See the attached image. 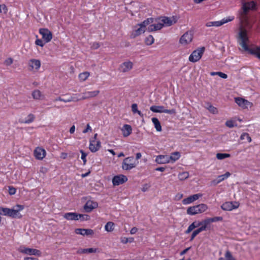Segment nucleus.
Listing matches in <instances>:
<instances>
[{
	"label": "nucleus",
	"mask_w": 260,
	"mask_h": 260,
	"mask_svg": "<svg viewBox=\"0 0 260 260\" xmlns=\"http://www.w3.org/2000/svg\"><path fill=\"white\" fill-rule=\"evenodd\" d=\"M189 176V173L188 172H183L178 174V179L183 181L187 179Z\"/></svg>",
	"instance_id": "79ce46f5"
},
{
	"label": "nucleus",
	"mask_w": 260,
	"mask_h": 260,
	"mask_svg": "<svg viewBox=\"0 0 260 260\" xmlns=\"http://www.w3.org/2000/svg\"><path fill=\"white\" fill-rule=\"evenodd\" d=\"M181 157V153L179 152L176 151L171 153L169 155V161L170 164H173L178 160Z\"/></svg>",
	"instance_id": "c756f323"
},
{
	"label": "nucleus",
	"mask_w": 260,
	"mask_h": 260,
	"mask_svg": "<svg viewBox=\"0 0 260 260\" xmlns=\"http://www.w3.org/2000/svg\"><path fill=\"white\" fill-rule=\"evenodd\" d=\"M99 92V90L85 92L83 93V95L82 96H79V99L80 100H83L87 99L93 98L98 95Z\"/></svg>",
	"instance_id": "5701e85b"
},
{
	"label": "nucleus",
	"mask_w": 260,
	"mask_h": 260,
	"mask_svg": "<svg viewBox=\"0 0 260 260\" xmlns=\"http://www.w3.org/2000/svg\"><path fill=\"white\" fill-rule=\"evenodd\" d=\"M139 164L133 156H129L125 158L121 165V168L123 170L129 171L135 168Z\"/></svg>",
	"instance_id": "20e7f679"
},
{
	"label": "nucleus",
	"mask_w": 260,
	"mask_h": 260,
	"mask_svg": "<svg viewBox=\"0 0 260 260\" xmlns=\"http://www.w3.org/2000/svg\"><path fill=\"white\" fill-rule=\"evenodd\" d=\"M79 96H80V95L78 94H73L71 97H70L68 99H64L61 98H58V99H56V100L63 102L64 103H68L71 102H77L78 101H80Z\"/></svg>",
	"instance_id": "c85d7f7f"
},
{
	"label": "nucleus",
	"mask_w": 260,
	"mask_h": 260,
	"mask_svg": "<svg viewBox=\"0 0 260 260\" xmlns=\"http://www.w3.org/2000/svg\"><path fill=\"white\" fill-rule=\"evenodd\" d=\"M155 161L158 164H170L169 161V155H158L156 156Z\"/></svg>",
	"instance_id": "b1692460"
},
{
	"label": "nucleus",
	"mask_w": 260,
	"mask_h": 260,
	"mask_svg": "<svg viewBox=\"0 0 260 260\" xmlns=\"http://www.w3.org/2000/svg\"><path fill=\"white\" fill-rule=\"evenodd\" d=\"M9 193L10 195H14L16 192V189L13 186H9Z\"/></svg>",
	"instance_id": "6e6d98bb"
},
{
	"label": "nucleus",
	"mask_w": 260,
	"mask_h": 260,
	"mask_svg": "<svg viewBox=\"0 0 260 260\" xmlns=\"http://www.w3.org/2000/svg\"><path fill=\"white\" fill-rule=\"evenodd\" d=\"M114 223L113 222L109 221L106 224L105 230L107 232H110L114 230Z\"/></svg>",
	"instance_id": "a19ab883"
},
{
	"label": "nucleus",
	"mask_w": 260,
	"mask_h": 260,
	"mask_svg": "<svg viewBox=\"0 0 260 260\" xmlns=\"http://www.w3.org/2000/svg\"><path fill=\"white\" fill-rule=\"evenodd\" d=\"M208 106L207 107H206V108L209 110V111L210 113L213 114H217L218 113V111L216 107H214L210 104H208Z\"/></svg>",
	"instance_id": "37998d69"
},
{
	"label": "nucleus",
	"mask_w": 260,
	"mask_h": 260,
	"mask_svg": "<svg viewBox=\"0 0 260 260\" xmlns=\"http://www.w3.org/2000/svg\"><path fill=\"white\" fill-rule=\"evenodd\" d=\"M211 223L214 222H217L219 221H222L223 218L222 217H214L212 218H210Z\"/></svg>",
	"instance_id": "4d7b16f0"
},
{
	"label": "nucleus",
	"mask_w": 260,
	"mask_h": 260,
	"mask_svg": "<svg viewBox=\"0 0 260 260\" xmlns=\"http://www.w3.org/2000/svg\"><path fill=\"white\" fill-rule=\"evenodd\" d=\"M203 231L200 228H199L198 229L194 230L191 234V237L190 238V241H192L199 234H200L201 232H202Z\"/></svg>",
	"instance_id": "a18cd8bd"
},
{
	"label": "nucleus",
	"mask_w": 260,
	"mask_h": 260,
	"mask_svg": "<svg viewBox=\"0 0 260 260\" xmlns=\"http://www.w3.org/2000/svg\"><path fill=\"white\" fill-rule=\"evenodd\" d=\"M152 122L154 125L156 130L157 132H161L162 130L160 123L158 119L156 117H153L151 119Z\"/></svg>",
	"instance_id": "e433bc0d"
},
{
	"label": "nucleus",
	"mask_w": 260,
	"mask_h": 260,
	"mask_svg": "<svg viewBox=\"0 0 260 260\" xmlns=\"http://www.w3.org/2000/svg\"><path fill=\"white\" fill-rule=\"evenodd\" d=\"M235 103L241 108L243 109H247L249 107H251L253 105L252 103L249 102L247 100L242 98H235Z\"/></svg>",
	"instance_id": "ddd939ff"
},
{
	"label": "nucleus",
	"mask_w": 260,
	"mask_h": 260,
	"mask_svg": "<svg viewBox=\"0 0 260 260\" xmlns=\"http://www.w3.org/2000/svg\"><path fill=\"white\" fill-rule=\"evenodd\" d=\"M203 196L202 193H197L190 196L182 200V204L184 205H189L198 200Z\"/></svg>",
	"instance_id": "f3484780"
},
{
	"label": "nucleus",
	"mask_w": 260,
	"mask_h": 260,
	"mask_svg": "<svg viewBox=\"0 0 260 260\" xmlns=\"http://www.w3.org/2000/svg\"><path fill=\"white\" fill-rule=\"evenodd\" d=\"M15 209H10L8 208L0 207V214L11 217L13 218H21L22 216L19 212L24 209V206L17 204L15 206Z\"/></svg>",
	"instance_id": "f03ea898"
},
{
	"label": "nucleus",
	"mask_w": 260,
	"mask_h": 260,
	"mask_svg": "<svg viewBox=\"0 0 260 260\" xmlns=\"http://www.w3.org/2000/svg\"><path fill=\"white\" fill-rule=\"evenodd\" d=\"M152 22L153 19L149 18L144 20L141 23L136 25L134 27L131 33V37L135 38L144 34L146 31V29H147V26Z\"/></svg>",
	"instance_id": "7ed1b4c3"
},
{
	"label": "nucleus",
	"mask_w": 260,
	"mask_h": 260,
	"mask_svg": "<svg viewBox=\"0 0 260 260\" xmlns=\"http://www.w3.org/2000/svg\"><path fill=\"white\" fill-rule=\"evenodd\" d=\"M163 27L170 26L174 24H175L178 20V18L176 16H173L170 17H162L159 18Z\"/></svg>",
	"instance_id": "9b49d317"
},
{
	"label": "nucleus",
	"mask_w": 260,
	"mask_h": 260,
	"mask_svg": "<svg viewBox=\"0 0 260 260\" xmlns=\"http://www.w3.org/2000/svg\"><path fill=\"white\" fill-rule=\"evenodd\" d=\"M247 12H244V10H242L239 15V19L241 23H246L248 20L247 16Z\"/></svg>",
	"instance_id": "58836bf2"
},
{
	"label": "nucleus",
	"mask_w": 260,
	"mask_h": 260,
	"mask_svg": "<svg viewBox=\"0 0 260 260\" xmlns=\"http://www.w3.org/2000/svg\"><path fill=\"white\" fill-rule=\"evenodd\" d=\"M233 16H229L227 17L223 18L220 21H214V26L218 27L229 22H231L234 19Z\"/></svg>",
	"instance_id": "bb28decb"
},
{
	"label": "nucleus",
	"mask_w": 260,
	"mask_h": 260,
	"mask_svg": "<svg viewBox=\"0 0 260 260\" xmlns=\"http://www.w3.org/2000/svg\"><path fill=\"white\" fill-rule=\"evenodd\" d=\"M18 250L22 253L29 255L40 256L41 255V252L37 249L30 248L25 246H21L19 248Z\"/></svg>",
	"instance_id": "1a4fd4ad"
},
{
	"label": "nucleus",
	"mask_w": 260,
	"mask_h": 260,
	"mask_svg": "<svg viewBox=\"0 0 260 260\" xmlns=\"http://www.w3.org/2000/svg\"><path fill=\"white\" fill-rule=\"evenodd\" d=\"M29 70L33 72H37L41 67V61L39 59H30L28 63Z\"/></svg>",
	"instance_id": "dca6fc26"
},
{
	"label": "nucleus",
	"mask_w": 260,
	"mask_h": 260,
	"mask_svg": "<svg viewBox=\"0 0 260 260\" xmlns=\"http://www.w3.org/2000/svg\"><path fill=\"white\" fill-rule=\"evenodd\" d=\"M150 185L148 184H144L141 188L143 192H145L149 188Z\"/></svg>",
	"instance_id": "680f3d73"
},
{
	"label": "nucleus",
	"mask_w": 260,
	"mask_h": 260,
	"mask_svg": "<svg viewBox=\"0 0 260 260\" xmlns=\"http://www.w3.org/2000/svg\"><path fill=\"white\" fill-rule=\"evenodd\" d=\"M98 207V204L96 202L92 200H88L84 206V209L87 212H90L94 209Z\"/></svg>",
	"instance_id": "412c9836"
},
{
	"label": "nucleus",
	"mask_w": 260,
	"mask_h": 260,
	"mask_svg": "<svg viewBox=\"0 0 260 260\" xmlns=\"http://www.w3.org/2000/svg\"><path fill=\"white\" fill-rule=\"evenodd\" d=\"M132 111L134 113H138L140 116H143L141 112L138 109V105L137 104H133L132 105Z\"/></svg>",
	"instance_id": "49530a36"
},
{
	"label": "nucleus",
	"mask_w": 260,
	"mask_h": 260,
	"mask_svg": "<svg viewBox=\"0 0 260 260\" xmlns=\"http://www.w3.org/2000/svg\"><path fill=\"white\" fill-rule=\"evenodd\" d=\"M211 223L210 218L204 219L200 221V228L203 231H206L208 226Z\"/></svg>",
	"instance_id": "72a5a7b5"
},
{
	"label": "nucleus",
	"mask_w": 260,
	"mask_h": 260,
	"mask_svg": "<svg viewBox=\"0 0 260 260\" xmlns=\"http://www.w3.org/2000/svg\"><path fill=\"white\" fill-rule=\"evenodd\" d=\"M92 131V128L89 124H87L86 126V128L83 131V133L85 134L88 133V132H91Z\"/></svg>",
	"instance_id": "052dcab7"
},
{
	"label": "nucleus",
	"mask_w": 260,
	"mask_h": 260,
	"mask_svg": "<svg viewBox=\"0 0 260 260\" xmlns=\"http://www.w3.org/2000/svg\"><path fill=\"white\" fill-rule=\"evenodd\" d=\"M225 257L226 258V260H235L229 251H227L226 252L225 254Z\"/></svg>",
	"instance_id": "864d4df0"
},
{
	"label": "nucleus",
	"mask_w": 260,
	"mask_h": 260,
	"mask_svg": "<svg viewBox=\"0 0 260 260\" xmlns=\"http://www.w3.org/2000/svg\"><path fill=\"white\" fill-rule=\"evenodd\" d=\"M8 9L7 7L5 4L0 5V13L4 12V14H7Z\"/></svg>",
	"instance_id": "603ef678"
},
{
	"label": "nucleus",
	"mask_w": 260,
	"mask_h": 260,
	"mask_svg": "<svg viewBox=\"0 0 260 260\" xmlns=\"http://www.w3.org/2000/svg\"><path fill=\"white\" fill-rule=\"evenodd\" d=\"M100 45L98 43H94L91 46V48L93 49H96L100 47Z\"/></svg>",
	"instance_id": "69168bd1"
},
{
	"label": "nucleus",
	"mask_w": 260,
	"mask_h": 260,
	"mask_svg": "<svg viewBox=\"0 0 260 260\" xmlns=\"http://www.w3.org/2000/svg\"><path fill=\"white\" fill-rule=\"evenodd\" d=\"M200 226V221H194L191 224H190L187 229L185 231V234H188L190 233L195 228Z\"/></svg>",
	"instance_id": "7c9ffc66"
},
{
	"label": "nucleus",
	"mask_w": 260,
	"mask_h": 260,
	"mask_svg": "<svg viewBox=\"0 0 260 260\" xmlns=\"http://www.w3.org/2000/svg\"><path fill=\"white\" fill-rule=\"evenodd\" d=\"M40 172L43 174H45L47 172V169L45 167H42L40 168Z\"/></svg>",
	"instance_id": "338daca9"
},
{
	"label": "nucleus",
	"mask_w": 260,
	"mask_h": 260,
	"mask_svg": "<svg viewBox=\"0 0 260 260\" xmlns=\"http://www.w3.org/2000/svg\"><path fill=\"white\" fill-rule=\"evenodd\" d=\"M230 156L231 155L229 153H218L216 154V158L219 160L224 159Z\"/></svg>",
	"instance_id": "c03bdc74"
},
{
	"label": "nucleus",
	"mask_w": 260,
	"mask_h": 260,
	"mask_svg": "<svg viewBox=\"0 0 260 260\" xmlns=\"http://www.w3.org/2000/svg\"><path fill=\"white\" fill-rule=\"evenodd\" d=\"M13 59L12 58L10 57L5 60V64L6 66H10L11 64H12L13 63Z\"/></svg>",
	"instance_id": "bf43d9fd"
},
{
	"label": "nucleus",
	"mask_w": 260,
	"mask_h": 260,
	"mask_svg": "<svg viewBox=\"0 0 260 260\" xmlns=\"http://www.w3.org/2000/svg\"><path fill=\"white\" fill-rule=\"evenodd\" d=\"M205 48L204 47L198 48L194 50L189 55L188 60L191 62H196L198 61L203 56Z\"/></svg>",
	"instance_id": "423d86ee"
},
{
	"label": "nucleus",
	"mask_w": 260,
	"mask_h": 260,
	"mask_svg": "<svg viewBox=\"0 0 260 260\" xmlns=\"http://www.w3.org/2000/svg\"><path fill=\"white\" fill-rule=\"evenodd\" d=\"M239 207V203L237 202H226L221 206V209L224 211H232Z\"/></svg>",
	"instance_id": "2eb2a0df"
},
{
	"label": "nucleus",
	"mask_w": 260,
	"mask_h": 260,
	"mask_svg": "<svg viewBox=\"0 0 260 260\" xmlns=\"http://www.w3.org/2000/svg\"><path fill=\"white\" fill-rule=\"evenodd\" d=\"M45 42H43V41L40 39H37L35 41V44L36 45L39 46L41 47H43L45 45Z\"/></svg>",
	"instance_id": "5fc2aeb1"
},
{
	"label": "nucleus",
	"mask_w": 260,
	"mask_h": 260,
	"mask_svg": "<svg viewBox=\"0 0 260 260\" xmlns=\"http://www.w3.org/2000/svg\"><path fill=\"white\" fill-rule=\"evenodd\" d=\"M80 152L81 153V158L83 160V164L85 165L86 163V156H87V154L85 153L83 150H80Z\"/></svg>",
	"instance_id": "8fccbe9b"
},
{
	"label": "nucleus",
	"mask_w": 260,
	"mask_h": 260,
	"mask_svg": "<svg viewBox=\"0 0 260 260\" xmlns=\"http://www.w3.org/2000/svg\"><path fill=\"white\" fill-rule=\"evenodd\" d=\"M162 27L163 26L162 23L159 19L157 23L152 24H150L147 27V30L149 32H151L160 30Z\"/></svg>",
	"instance_id": "a878e982"
},
{
	"label": "nucleus",
	"mask_w": 260,
	"mask_h": 260,
	"mask_svg": "<svg viewBox=\"0 0 260 260\" xmlns=\"http://www.w3.org/2000/svg\"><path fill=\"white\" fill-rule=\"evenodd\" d=\"M121 131L123 136L124 137H127L132 134V128L130 125L125 124L121 127Z\"/></svg>",
	"instance_id": "cd10ccee"
},
{
	"label": "nucleus",
	"mask_w": 260,
	"mask_h": 260,
	"mask_svg": "<svg viewBox=\"0 0 260 260\" xmlns=\"http://www.w3.org/2000/svg\"><path fill=\"white\" fill-rule=\"evenodd\" d=\"M34 154L37 159L42 160L46 156V152L44 148L37 147L34 150Z\"/></svg>",
	"instance_id": "a211bd4d"
},
{
	"label": "nucleus",
	"mask_w": 260,
	"mask_h": 260,
	"mask_svg": "<svg viewBox=\"0 0 260 260\" xmlns=\"http://www.w3.org/2000/svg\"><path fill=\"white\" fill-rule=\"evenodd\" d=\"M39 32L42 37L45 43H47L51 41L52 39V34L48 29L45 28H41Z\"/></svg>",
	"instance_id": "f8f14e48"
},
{
	"label": "nucleus",
	"mask_w": 260,
	"mask_h": 260,
	"mask_svg": "<svg viewBox=\"0 0 260 260\" xmlns=\"http://www.w3.org/2000/svg\"><path fill=\"white\" fill-rule=\"evenodd\" d=\"M183 194L182 193H178L177 194H176L175 198L176 200L179 201L183 198Z\"/></svg>",
	"instance_id": "e2e57ef3"
},
{
	"label": "nucleus",
	"mask_w": 260,
	"mask_h": 260,
	"mask_svg": "<svg viewBox=\"0 0 260 260\" xmlns=\"http://www.w3.org/2000/svg\"><path fill=\"white\" fill-rule=\"evenodd\" d=\"M238 42L245 51L255 55L260 59V46L254 48L249 47V38L247 30L242 26H241L239 28Z\"/></svg>",
	"instance_id": "f257e3e1"
},
{
	"label": "nucleus",
	"mask_w": 260,
	"mask_h": 260,
	"mask_svg": "<svg viewBox=\"0 0 260 260\" xmlns=\"http://www.w3.org/2000/svg\"><path fill=\"white\" fill-rule=\"evenodd\" d=\"M240 138L241 140L246 139L248 142H250L251 141V139L247 133H244L241 135Z\"/></svg>",
	"instance_id": "3c124183"
},
{
	"label": "nucleus",
	"mask_w": 260,
	"mask_h": 260,
	"mask_svg": "<svg viewBox=\"0 0 260 260\" xmlns=\"http://www.w3.org/2000/svg\"><path fill=\"white\" fill-rule=\"evenodd\" d=\"M186 213L188 215L191 216L198 214L199 213L198 212L197 206L195 205L188 207L187 209Z\"/></svg>",
	"instance_id": "f704fd0d"
},
{
	"label": "nucleus",
	"mask_w": 260,
	"mask_h": 260,
	"mask_svg": "<svg viewBox=\"0 0 260 260\" xmlns=\"http://www.w3.org/2000/svg\"><path fill=\"white\" fill-rule=\"evenodd\" d=\"M127 180V177L125 175L119 174L113 177L112 183L114 186H118L126 182Z\"/></svg>",
	"instance_id": "4468645a"
},
{
	"label": "nucleus",
	"mask_w": 260,
	"mask_h": 260,
	"mask_svg": "<svg viewBox=\"0 0 260 260\" xmlns=\"http://www.w3.org/2000/svg\"><path fill=\"white\" fill-rule=\"evenodd\" d=\"M193 38V35L191 31H187L183 34L180 38L179 43L182 47L187 48L190 45Z\"/></svg>",
	"instance_id": "39448f33"
},
{
	"label": "nucleus",
	"mask_w": 260,
	"mask_h": 260,
	"mask_svg": "<svg viewBox=\"0 0 260 260\" xmlns=\"http://www.w3.org/2000/svg\"><path fill=\"white\" fill-rule=\"evenodd\" d=\"M121 242L123 244H126L128 242V238L123 237L121 239Z\"/></svg>",
	"instance_id": "774afa93"
},
{
	"label": "nucleus",
	"mask_w": 260,
	"mask_h": 260,
	"mask_svg": "<svg viewBox=\"0 0 260 260\" xmlns=\"http://www.w3.org/2000/svg\"><path fill=\"white\" fill-rule=\"evenodd\" d=\"M133 63L130 61H127L121 63L119 67V71L122 73H126L131 70Z\"/></svg>",
	"instance_id": "4be33fe9"
},
{
	"label": "nucleus",
	"mask_w": 260,
	"mask_h": 260,
	"mask_svg": "<svg viewBox=\"0 0 260 260\" xmlns=\"http://www.w3.org/2000/svg\"><path fill=\"white\" fill-rule=\"evenodd\" d=\"M210 75L211 76L218 75L220 78H223V79H226L228 77V76H227L226 74H224L223 73L220 72H211Z\"/></svg>",
	"instance_id": "09e8293b"
},
{
	"label": "nucleus",
	"mask_w": 260,
	"mask_h": 260,
	"mask_svg": "<svg viewBox=\"0 0 260 260\" xmlns=\"http://www.w3.org/2000/svg\"><path fill=\"white\" fill-rule=\"evenodd\" d=\"M225 125L230 128L233 127L235 126V122L232 120H228L225 123Z\"/></svg>",
	"instance_id": "13d9d810"
},
{
	"label": "nucleus",
	"mask_w": 260,
	"mask_h": 260,
	"mask_svg": "<svg viewBox=\"0 0 260 260\" xmlns=\"http://www.w3.org/2000/svg\"><path fill=\"white\" fill-rule=\"evenodd\" d=\"M98 251V248H89L80 249L78 251V253L80 254L96 253Z\"/></svg>",
	"instance_id": "2f4dec72"
},
{
	"label": "nucleus",
	"mask_w": 260,
	"mask_h": 260,
	"mask_svg": "<svg viewBox=\"0 0 260 260\" xmlns=\"http://www.w3.org/2000/svg\"><path fill=\"white\" fill-rule=\"evenodd\" d=\"M63 217L68 220H77L79 219L87 220L89 219V216L88 215L80 214L74 212L66 213L63 215Z\"/></svg>",
	"instance_id": "0eeeda50"
},
{
	"label": "nucleus",
	"mask_w": 260,
	"mask_h": 260,
	"mask_svg": "<svg viewBox=\"0 0 260 260\" xmlns=\"http://www.w3.org/2000/svg\"><path fill=\"white\" fill-rule=\"evenodd\" d=\"M231 175V174L229 172H226L224 174L219 175L211 181V185L215 186L228 178Z\"/></svg>",
	"instance_id": "6ab92c4d"
},
{
	"label": "nucleus",
	"mask_w": 260,
	"mask_h": 260,
	"mask_svg": "<svg viewBox=\"0 0 260 260\" xmlns=\"http://www.w3.org/2000/svg\"><path fill=\"white\" fill-rule=\"evenodd\" d=\"M35 119V116L34 114L32 113H29L28 114L27 117L25 118V120L21 121V123H25V124H29L32 123Z\"/></svg>",
	"instance_id": "4c0bfd02"
},
{
	"label": "nucleus",
	"mask_w": 260,
	"mask_h": 260,
	"mask_svg": "<svg viewBox=\"0 0 260 260\" xmlns=\"http://www.w3.org/2000/svg\"><path fill=\"white\" fill-rule=\"evenodd\" d=\"M196 206L199 214L206 212L208 209V206L206 204L202 203L197 205Z\"/></svg>",
	"instance_id": "c9c22d12"
},
{
	"label": "nucleus",
	"mask_w": 260,
	"mask_h": 260,
	"mask_svg": "<svg viewBox=\"0 0 260 260\" xmlns=\"http://www.w3.org/2000/svg\"><path fill=\"white\" fill-rule=\"evenodd\" d=\"M256 7V4L254 1L244 3L242 5V10L244 12H248L249 10H254Z\"/></svg>",
	"instance_id": "393cba45"
},
{
	"label": "nucleus",
	"mask_w": 260,
	"mask_h": 260,
	"mask_svg": "<svg viewBox=\"0 0 260 260\" xmlns=\"http://www.w3.org/2000/svg\"><path fill=\"white\" fill-rule=\"evenodd\" d=\"M75 233L77 235H80L83 236H91L94 234L93 230L89 229H76Z\"/></svg>",
	"instance_id": "aec40b11"
},
{
	"label": "nucleus",
	"mask_w": 260,
	"mask_h": 260,
	"mask_svg": "<svg viewBox=\"0 0 260 260\" xmlns=\"http://www.w3.org/2000/svg\"><path fill=\"white\" fill-rule=\"evenodd\" d=\"M31 95L32 98L36 100H40L43 99L44 95L42 92L38 89H36L32 92Z\"/></svg>",
	"instance_id": "473e14b6"
},
{
	"label": "nucleus",
	"mask_w": 260,
	"mask_h": 260,
	"mask_svg": "<svg viewBox=\"0 0 260 260\" xmlns=\"http://www.w3.org/2000/svg\"><path fill=\"white\" fill-rule=\"evenodd\" d=\"M150 109L151 111L155 113H165L170 114H174L176 113V110L174 109L168 110L162 106H152Z\"/></svg>",
	"instance_id": "9d476101"
},
{
	"label": "nucleus",
	"mask_w": 260,
	"mask_h": 260,
	"mask_svg": "<svg viewBox=\"0 0 260 260\" xmlns=\"http://www.w3.org/2000/svg\"><path fill=\"white\" fill-rule=\"evenodd\" d=\"M154 41V39L152 35H149L145 38V42L146 45H151Z\"/></svg>",
	"instance_id": "de8ad7c7"
},
{
	"label": "nucleus",
	"mask_w": 260,
	"mask_h": 260,
	"mask_svg": "<svg viewBox=\"0 0 260 260\" xmlns=\"http://www.w3.org/2000/svg\"><path fill=\"white\" fill-rule=\"evenodd\" d=\"M97 137L98 134H95L89 140V149L92 152H97L101 147V141Z\"/></svg>",
	"instance_id": "6e6552de"
},
{
	"label": "nucleus",
	"mask_w": 260,
	"mask_h": 260,
	"mask_svg": "<svg viewBox=\"0 0 260 260\" xmlns=\"http://www.w3.org/2000/svg\"><path fill=\"white\" fill-rule=\"evenodd\" d=\"M90 76V73L88 72H84L80 73L78 77L81 82L85 81Z\"/></svg>",
	"instance_id": "ea45409f"
},
{
	"label": "nucleus",
	"mask_w": 260,
	"mask_h": 260,
	"mask_svg": "<svg viewBox=\"0 0 260 260\" xmlns=\"http://www.w3.org/2000/svg\"><path fill=\"white\" fill-rule=\"evenodd\" d=\"M138 231V229L136 227H134L133 228L131 231H130V234L131 235H134L135 234H136Z\"/></svg>",
	"instance_id": "0e129e2a"
}]
</instances>
